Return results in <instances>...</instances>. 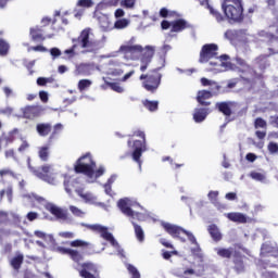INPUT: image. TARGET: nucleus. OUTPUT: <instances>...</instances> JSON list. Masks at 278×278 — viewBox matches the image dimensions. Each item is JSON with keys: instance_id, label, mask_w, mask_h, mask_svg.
<instances>
[{"instance_id": "1", "label": "nucleus", "mask_w": 278, "mask_h": 278, "mask_svg": "<svg viewBox=\"0 0 278 278\" xmlns=\"http://www.w3.org/2000/svg\"><path fill=\"white\" fill-rule=\"evenodd\" d=\"M258 36L261 38H265L266 42H269L274 47L268 48L269 53L267 55L263 54L254 60V68H258V72L247 65L244 60L240 58L236 59L238 66H235L233 70L238 73H241V79H244V81H248V84H251L252 86L253 84H257V81L262 79V73H264L265 68H268V66H270V62H268L269 55H275V53H278V51H275V49H278V37H275V35L266 30H261L258 33Z\"/></svg>"}, {"instance_id": "2", "label": "nucleus", "mask_w": 278, "mask_h": 278, "mask_svg": "<svg viewBox=\"0 0 278 278\" xmlns=\"http://www.w3.org/2000/svg\"><path fill=\"white\" fill-rule=\"evenodd\" d=\"M117 53H122L125 60H140V71L144 73L149 68V64L153 62V55H155L154 46H146L142 48L140 45H136V38L124 42L117 52H113L104 55L103 58H116ZM141 53V56H140Z\"/></svg>"}, {"instance_id": "3", "label": "nucleus", "mask_w": 278, "mask_h": 278, "mask_svg": "<svg viewBox=\"0 0 278 278\" xmlns=\"http://www.w3.org/2000/svg\"><path fill=\"white\" fill-rule=\"evenodd\" d=\"M208 62L211 67L207 71L214 73H225L227 71H236V65L229 62V55L223 54L218 56V45L206 43L202 47L200 51V64H205Z\"/></svg>"}, {"instance_id": "4", "label": "nucleus", "mask_w": 278, "mask_h": 278, "mask_svg": "<svg viewBox=\"0 0 278 278\" xmlns=\"http://www.w3.org/2000/svg\"><path fill=\"white\" fill-rule=\"evenodd\" d=\"M117 206L119 207L121 212L125 214L128 218H130V223L134 226L135 235L138 242H144V230L135 220L144 222L149 219V213L144 211V208L138 204V202L129 199L124 198L117 202Z\"/></svg>"}, {"instance_id": "5", "label": "nucleus", "mask_w": 278, "mask_h": 278, "mask_svg": "<svg viewBox=\"0 0 278 278\" xmlns=\"http://www.w3.org/2000/svg\"><path fill=\"white\" fill-rule=\"evenodd\" d=\"M73 42H76L78 49H80L79 53H91V55H97L100 49H103V47H105V42H108V37L102 36L101 39H97L94 37V31H92V28H85L80 31L78 38L73 39Z\"/></svg>"}, {"instance_id": "6", "label": "nucleus", "mask_w": 278, "mask_h": 278, "mask_svg": "<svg viewBox=\"0 0 278 278\" xmlns=\"http://www.w3.org/2000/svg\"><path fill=\"white\" fill-rule=\"evenodd\" d=\"M97 163L92 160V154L86 153L79 157L75 165L76 173H83L88 178V184H94L99 177L105 175V166L100 165L98 169Z\"/></svg>"}, {"instance_id": "7", "label": "nucleus", "mask_w": 278, "mask_h": 278, "mask_svg": "<svg viewBox=\"0 0 278 278\" xmlns=\"http://www.w3.org/2000/svg\"><path fill=\"white\" fill-rule=\"evenodd\" d=\"M222 8L226 18L233 23H242L244 18L242 0H225Z\"/></svg>"}, {"instance_id": "8", "label": "nucleus", "mask_w": 278, "mask_h": 278, "mask_svg": "<svg viewBox=\"0 0 278 278\" xmlns=\"http://www.w3.org/2000/svg\"><path fill=\"white\" fill-rule=\"evenodd\" d=\"M132 136L141 138V140H134L131 146V140H128V146L131 147L132 153L131 157L134 162L139 165V168H142V154L147 152V135L142 130H135Z\"/></svg>"}, {"instance_id": "9", "label": "nucleus", "mask_w": 278, "mask_h": 278, "mask_svg": "<svg viewBox=\"0 0 278 278\" xmlns=\"http://www.w3.org/2000/svg\"><path fill=\"white\" fill-rule=\"evenodd\" d=\"M84 227H88V229H91V231H98L100 236L113 247L114 251L116 252L119 257H125V251L121 249V245L118 244V241L114 238V235H112L110 231H108V227H104L99 224L94 225H86L83 224ZM115 252H110L109 255H114Z\"/></svg>"}, {"instance_id": "10", "label": "nucleus", "mask_w": 278, "mask_h": 278, "mask_svg": "<svg viewBox=\"0 0 278 278\" xmlns=\"http://www.w3.org/2000/svg\"><path fill=\"white\" fill-rule=\"evenodd\" d=\"M27 164L30 173L35 175V177H38V179H42V181H46L47 184H50L51 186H55L58 184V180L55 179V173H53L52 166H43L41 169H36L31 166V159H27Z\"/></svg>"}, {"instance_id": "11", "label": "nucleus", "mask_w": 278, "mask_h": 278, "mask_svg": "<svg viewBox=\"0 0 278 278\" xmlns=\"http://www.w3.org/2000/svg\"><path fill=\"white\" fill-rule=\"evenodd\" d=\"M203 273H205V266L194 263L185 265L182 268L173 269V275L179 278L202 277Z\"/></svg>"}, {"instance_id": "12", "label": "nucleus", "mask_w": 278, "mask_h": 278, "mask_svg": "<svg viewBox=\"0 0 278 278\" xmlns=\"http://www.w3.org/2000/svg\"><path fill=\"white\" fill-rule=\"evenodd\" d=\"M139 79L142 81V88L148 92H156L162 84V74H142Z\"/></svg>"}, {"instance_id": "13", "label": "nucleus", "mask_w": 278, "mask_h": 278, "mask_svg": "<svg viewBox=\"0 0 278 278\" xmlns=\"http://www.w3.org/2000/svg\"><path fill=\"white\" fill-rule=\"evenodd\" d=\"M47 208L58 218V220H62V223H73V217L66 213V211L58 207L53 204H48Z\"/></svg>"}, {"instance_id": "14", "label": "nucleus", "mask_w": 278, "mask_h": 278, "mask_svg": "<svg viewBox=\"0 0 278 278\" xmlns=\"http://www.w3.org/2000/svg\"><path fill=\"white\" fill-rule=\"evenodd\" d=\"M182 233H186L189 242L193 244V248H191L192 255H194V257H198L200 262H203V251L201 250L199 242H197V237H194V235L188 230H185Z\"/></svg>"}, {"instance_id": "15", "label": "nucleus", "mask_w": 278, "mask_h": 278, "mask_svg": "<svg viewBox=\"0 0 278 278\" xmlns=\"http://www.w3.org/2000/svg\"><path fill=\"white\" fill-rule=\"evenodd\" d=\"M83 278H99V273L97 271V265L92 263L83 264V269L79 271Z\"/></svg>"}, {"instance_id": "16", "label": "nucleus", "mask_w": 278, "mask_h": 278, "mask_svg": "<svg viewBox=\"0 0 278 278\" xmlns=\"http://www.w3.org/2000/svg\"><path fill=\"white\" fill-rule=\"evenodd\" d=\"M24 118H38V116H42L45 113V109L42 106H27L22 109Z\"/></svg>"}, {"instance_id": "17", "label": "nucleus", "mask_w": 278, "mask_h": 278, "mask_svg": "<svg viewBox=\"0 0 278 278\" xmlns=\"http://www.w3.org/2000/svg\"><path fill=\"white\" fill-rule=\"evenodd\" d=\"M92 71H94V64L92 63H80L76 65V68L74 71V75L83 77H89V75H92Z\"/></svg>"}, {"instance_id": "18", "label": "nucleus", "mask_w": 278, "mask_h": 278, "mask_svg": "<svg viewBox=\"0 0 278 278\" xmlns=\"http://www.w3.org/2000/svg\"><path fill=\"white\" fill-rule=\"evenodd\" d=\"M162 227L169 233V236H172V238H179V236L186 231V229L166 222H162Z\"/></svg>"}, {"instance_id": "19", "label": "nucleus", "mask_w": 278, "mask_h": 278, "mask_svg": "<svg viewBox=\"0 0 278 278\" xmlns=\"http://www.w3.org/2000/svg\"><path fill=\"white\" fill-rule=\"evenodd\" d=\"M261 255L263 257H275V260H278V248L270 243H264L261 248Z\"/></svg>"}, {"instance_id": "20", "label": "nucleus", "mask_w": 278, "mask_h": 278, "mask_svg": "<svg viewBox=\"0 0 278 278\" xmlns=\"http://www.w3.org/2000/svg\"><path fill=\"white\" fill-rule=\"evenodd\" d=\"M199 2L200 5H203L204 8H207L210 10V14L215 17V21H217V23H223V21H225V16H223L220 12L216 11V9L210 5V0H199Z\"/></svg>"}, {"instance_id": "21", "label": "nucleus", "mask_w": 278, "mask_h": 278, "mask_svg": "<svg viewBox=\"0 0 278 278\" xmlns=\"http://www.w3.org/2000/svg\"><path fill=\"white\" fill-rule=\"evenodd\" d=\"M79 184V180H77L76 178L73 177H65L64 180V188H65V192L67 194H73V190H75V192H77V185Z\"/></svg>"}, {"instance_id": "22", "label": "nucleus", "mask_w": 278, "mask_h": 278, "mask_svg": "<svg viewBox=\"0 0 278 278\" xmlns=\"http://www.w3.org/2000/svg\"><path fill=\"white\" fill-rule=\"evenodd\" d=\"M98 21L102 31H112V29H114V24L112 23V20H110V16L100 15Z\"/></svg>"}, {"instance_id": "23", "label": "nucleus", "mask_w": 278, "mask_h": 278, "mask_svg": "<svg viewBox=\"0 0 278 278\" xmlns=\"http://www.w3.org/2000/svg\"><path fill=\"white\" fill-rule=\"evenodd\" d=\"M201 84L204 87H210L208 92H211V94L214 97V94H218L219 90H220V85H218V83L207 79V78H201Z\"/></svg>"}, {"instance_id": "24", "label": "nucleus", "mask_w": 278, "mask_h": 278, "mask_svg": "<svg viewBox=\"0 0 278 278\" xmlns=\"http://www.w3.org/2000/svg\"><path fill=\"white\" fill-rule=\"evenodd\" d=\"M34 236L43 240L48 247H55V238H53V235H48L45 231L35 230Z\"/></svg>"}, {"instance_id": "25", "label": "nucleus", "mask_w": 278, "mask_h": 278, "mask_svg": "<svg viewBox=\"0 0 278 278\" xmlns=\"http://www.w3.org/2000/svg\"><path fill=\"white\" fill-rule=\"evenodd\" d=\"M188 27H190V24H188L186 20H177L172 22L170 31L179 33V31H184V29H188Z\"/></svg>"}, {"instance_id": "26", "label": "nucleus", "mask_w": 278, "mask_h": 278, "mask_svg": "<svg viewBox=\"0 0 278 278\" xmlns=\"http://www.w3.org/2000/svg\"><path fill=\"white\" fill-rule=\"evenodd\" d=\"M207 114H210V109H195L193 113V119L197 123H203V121L207 118Z\"/></svg>"}, {"instance_id": "27", "label": "nucleus", "mask_w": 278, "mask_h": 278, "mask_svg": "<svg viewBox=\"0 0 278 278\" xmlns=\"http://www.w3.org/2000/svg\"><path fill=\"white\" fill-rule=\"evenodd\" d=\"M78 197H80L81 200L85 201V203H90L91 205H94L97 203V198L91 192H84V190H76Z\"/></svg>"}, {"instance_id": "28", "label": "nucleus", "mask_w": 278, "mask_h": 278, "mask_svg": "<svg viewBox=\"0 0 278 278\" xmlns=\"http://www.w3.org/2000/svg\"><path fill=\"white\" fill-rule=\"evenodd\" d=\"M212 91L208 90H201L198 92V102L200 103V105H210V102L205 101L207 99H212Z\"/></svg>"}, {"instance_id": "29", "label": "nucleus", "mask_w": 278, "mask_h": 278, "mask_svg": "<svg viewBox=\"0 0 278 278\" xmlns=\"http://www.w3.org/2000/svg\"><path fill=\"white\" fill-rule=\"evenodd\" d=\"M208 233L215 242H220V240H223V233H220V229H218V226L214 224L208 226Z\"/></svg>"}, {"instance_id": "30", "label": "nucleus", "mask_w": 278, "mask_h": 278, "mask_svg": "<svg viewBox=\"0 0 278 278\" xmlns=\"http://www.w3.org/2000/svg\"><path fill=\"white\" fill-rule=\"evenodd\" d=\"M36 129H37V134L45 138L49 134H51V124L49 123L37 124Z\"/></svg>"}, {"instance_id": "31", "label": "nucleus", "mask_w": 278, "mask_h": 278, "mask_svg": "<svg viewBox=\"0 0 278 278\" xmlns=\"http://www.w3.org/2000/svg\"><path fill=\"white\" fill-rule=\"evenodd\" d=\"M226 216L232 223H247V215L242 213H228Z\"/></svg>"}, {"instance_id": "32", "label": "nucleus", "mask_w": 278, "mask_h": 278, "mask_svg": "<svg viewBox=\"0 0 278 278\" xmlns=\"http://www.w3.org/2000/svg\"><path fill=\"white\" fill-rule=\"evenodd\" d=\"M23 260L24 256L23 254H16L11 261H10V265L12 266V268H14V270H20L21 266L23 265Z\"/></svg>"}, {"instance_id": "33", "label": "nucleus", "mask_w": 278, "mask_h": 278, "mask_svg": "<svg viewBox=\"0 0 278 278\" xmlns=\"http://www.w3.org/2000/svg\"><path fill=\"white\" fill-rule=\"evenodd\" d=\"M215 252L219 257L229 258L233 255V248H215Z\"/></svg>"}, {"instance_id": "34", "label": "nucleus", "mask_w": 278, "mask_h": 278, "mask_svg": "<svg viewBox=\"0 0 278 278\" xmlns=\"http://www.w3.org/2000/svg\"><path fill=\"white\" fill-rule=\"evenodd\" d=\"M131 21L128 18H119L113 24V29H127L129 27Z\"/></svg>"}, {"instance_id": "35", "label": "nucleus", "mask_w": 278, "mask_h": 278, "mask_svg": "<svg viewBox=\"0 0 278 278\" xmlns=\"http://www.w3.org/2000/svg\"><path fill=\"white\" fill-rule=\"evenodd\" d=\"M103 79L106 86H109L114 92H118V94H123V92H125V87L121 86V83H111L105 80V78Z\"/></svg>"}, {"instance_id": "36", "label": "nucleus", "mask_w": 278, "mask_h": 278, "mask_svg": "<svg viewBox=\"0 0 278 278\" xmlns=\"http://www.w3.org/2000/svg\"><path fill=\"white\" fill-rule=\"evenodd\" d=\"M30 36L35 42L45 40V37L42 36V29L38 27L30 28Z\"/></svg>"}, {"instance_id": "37", "label": "nucleus", "mask_w": 278, "mask_h": 278, "mask_svg": "<svg viewBox=\"0 0 278 278\" xmlns=\"http://www.w3.org/2000/svg\"><path fill=\"white\" fill-rule=\"evenodd\" d=\"M78 49L79 46H77V42H74L72 48L64 51V55H67L68 60H72V58H75V55L79 54V51H77Z\"/></svg>"}, {"instance_id": "38", "label": "nucleus", "mask_w": 278, "mask_h": 278, "mask_svg": "<svg viewBox=\"0 0 278 278\" xmlns=\"http://www.w3.org/2000/svg\"><path fill=\"white\" fill-rule=\"evenodd\" d=\"M216 108L224 114L225 116H231V109L227 102H220L216 104Z\"/></svg>"}, {"instance_id": "39", "label": "nucleus", "mask_w": 278, "mask_h": 278, "mask_svg": "<svg viewBox=\"0 0 278 278\" xmlns=\"http://www.w3.org/2000/svg\"><path fill=\"white\" fill-rule=\"evenodd\" d=\"M250 177L254 181H261V184H266V174L262 172H251Z\"/></svg>"}, {"instance_id": "40", "label": "nucleus", "mask_w": 278, "mask_h": 278, "mask_svg": "<svg viewBox=\"0 0 278 278\" xmlns=\"http://www.w3.org/2000/svg\"><path fill=\"white\" fill-rule=\"evenodd\" d=\"M142 103H143V106L147 110H149V112H156L157 105H160V102L151 101V100H143Z\"/></svg>"}, {"instance_id": "41", "label": "nucleus", "mask_w": 278, "mask_h": 278, "mask_svg": "<svg viewBox=\"0 0 278 278\" xmlns=\"http://www.w3.org/2000/svg\"><path fill=\"white\" fill-rule=\"evenodd\" d=\"M49 146H43L39 148L38 155L42 162H47V160H49Z\"/></svg>"}, {"instance_id": "42", "label": "nucleus", "mask_w": 278, "mask_h": 278, "mask_svg": "<svg viewBox=\"0 0 278 278\" xmlns=\"http://www.w3.org/2000/svg\"><path fill=\"white\" fill-rule=\"evenodd\" d=\"M118 3H121V0H103L102 2H100L98 4L97 9L103 10V8H105V5L116 8V5H118Z\"/></svg>"}, {"instance_id": "43", "label": "nucleus", "mask_w": 278, "mask_h": 278, "mask_svg": "<svg viewBox=\"0 0 278 278\" xmlns=\"http://www.w3.org/2000/svg\"><path fill=\"white\" fill-rule=\"evenodd\" d=\"M92 86V80L90 79H80L78 81V90L84 92V90L90 88Z\"/></svg>"}, {"instance_id": "44", "label": "nucleus", "mask_w": 278, "mask_h": 278, "mask_svg": "<svg viewBox=\"0 0 278 278\" xmlns=\"http://www.w3.org/2000/svg\"><path fill=\"white\" fill-rule=\"evenodd\" d=\"M70 212L73 214V216H77L78 218H84V216H86V212L74 205L70 206Z\"/></svg>"}, {"instance_id": "45", "label": "nucleus", "mask_w": 278, "mask_h": 278, "mask_svg": "<svg viewBox=\"0 0 278 278\" xmlns=\"http://www.w3.org/2000/svg\"><path fill=\"white\" fill-rule=\"evenodd\" d=\"M119 5L126 10H134L136 8V0H122Z\"/></svg>"}, {"instance_id": "46", "label": "nucleus", "mask_w": 278, "mask_h": 278, "mask_svg": "<svg viewBox=\"0 0 278 278\" xmlns=\"http://www.w3.org/2000/svg\"><path fill=\"white\" fill-rule=\"evenodd\" d=\"M4 194H7L9 203H12V187L9 185L7 189L0 190V199H3Z\"/></svg>"}, {"instance_id": "47", "label": "nucleus", "mask_w": 278, "mask_h": 278, "mask_svg": "<svg viewBox=\"0 0 278 278\" xmlns=\"http://www.w3.org/2000/svg\"><path fill=\"white\" fill-rule=\"evenodd\" d=\"M8 51H10V43L3 39H0V55H8Z\"/></svg>"}, {"instance_id": "48", "label": "nucleus", "mask_w": 278, "mask_h": 278, "mask_svg": "<svg viewBox=\"0 0 278 278\" xmlns=\"http://www.w3.org/2000/svg\"><path fill=\"white\" fill-rule=\"evenodd\" d=\"M16 134H18V129L14 128L8 135L3 136V140H5L7 143L14 142V138H15Z\"/></svg>"}, {"instance_id": "49", "label": "nucleus", "mask_w": 278, "mask_h": 278, "mask_svg": "<svg viewBox=\"0 0 278 278\" xmlns=\"http://www.w3.org/2000/svg\"><path fill=\"white\" fill-rule=\"evenodd\" d=\"M123 66H127V64H122L121 67H115L110 70V75H112L113 77H121V75H123V73H125V70H123Z\"/></svg>"}, {"instance_id": "50", "label": "nucleus", "mask_w": 278, "mask_h": 278, "mask_svg": "<svg viewBox=\"0 0 278 278\" xmlns=\"http://www.w3.org/2000/svg\"><path fill=\"white\" fill-rule=\"evenodd\" d=\"M77 8H92L94 5V1L92 0H78L76 3Z\"/></svg>"}, {"instance_id": "51", "label": "nucleus", "mask_w": 278, "mask_h": 278, "mask_svg": "<svg viewBox=\"0 0 278 278\" xmlns=\"http://www.w3.org/2000/svg\"><path fill=\"white\" fill-rule=\"evenodd\" d=\"M64 129V126L62 124H56L54 126V130L52 131V134L50 135L49 140H55V137L58 136V134H60L62 130Z\"/></svg>"}, {"instance_id": "52", "label": "nucleus", "mask_w": 278, "mask_h": 278, "mask_svg": "<svg viewBox=\"0 0 278 278\" xmlns=\"http://www.w3.org/2000/svg\"><path fill=\"white\" fill-rule=\"evenodd\" d=\"M255 129H266L267 124L262 117H257L254 122Z\"/></svg>"}, {"instance_id": "53", "label": "nucleus", "mask_w": 278, "mask_h": 278, "mask_svg": "<svg viewBox=\"0 0 278 278\" xmlns=\"http://www.w3.org/2000/svg\"><path fill=\"white\" fill-rule=\"evenodd\" d=\"M166 66V55H161L159 58V66L153 70V73H157L159 71H162Z\"/></svg>"}, {"instance_id": "54", "label": "nucleus", "mask_w": 278, "mask_h": 278, "mask_svg": "<svg viewBox=\"0 0 278 278\" xmlns=\"http://www.w3.org/2000/svg\"><path fill=\"white\" fill-rule=\"evenodd\" d=\"M68 255L74 262H81V254H79L76 250H71Z\"/></svg>"}, {"instance_id": "55", "label": "nucleus", "mask_w": 278, "mask_h": 278, "mask_svg": "<svg viewBox=\"0 0 278 278\" xmlns=\"http://www.w3.org/2000/svg\"><path fill=\"white\" fill-rule=\"evenodd\" d=\"M28 149H29V141H27V139L24 138L22 144L18 148V152L20 153H23V152L25 153V151H27Z\"/></svg>"}, {"instance_id": "56", "label": "nucleus", "mask_w": 278, "mask_h": 278, "mask_svg": "<svg viewBox=\"0 0 278 278\" xmlns=\"http://www.w3.org/2000/svg\"><path fill=\"white\" fill-rule=\"evenodd\" d=\"M71 247L77 248V247H88V242L84 240H74L71 242Z\"/></svg>"}, {"instance_id": "57", "label": "nucleus", "mask_w": 278, "mask_h": 278, "mask_svg": "<svg viewBox=\"0 0 278 278\" xmlns=\"http://www.w3.org/2000/svg\"><path fill=\"white\" fill-rule=\"evenodd\" d=\"M267 149L271 154L278 153V144L275 142H269V144L267 146Z\"/></svg>"}, {"instance_id": "58", "label": "nucleus", "mask_w": 278, "mask_h": 278, "mask_svg": "<svg viewBox=\"0 0 278 278\" xmlns=\"http://www.w3.org/2000/svg\"><path fill=\"white\" fill-rule=\"evenodd\" d=\"M235 270H237V273H242L244 270V264L242 261L235 262Z\"/></svg>"}, {"instance_id": "59", "label": "nucleus", "mask_w": 278, "mask_h": 278, "mask_svg": "<svg viewBox=\"0 0 278 278\" xmlns=\"http://www.w3.org/2000/svg\"><path fill=\"white\" fill-rule=\"evenodd\" d=\"M207 198L212 203H215L216 199H218V191H210Z\"/></svg>"}, {"instance_id": "60", "label": "nucleus", "mask_w": 278, "mask_h": 278, "mask_svg": "<svg viewBox=\"0 0 278 278\" xmlns=\"http://www.w3.org/2000/svg\"><path fill=\"white\" fill-rule=\"evenodd\" d=\"M50 54L52 55L53 60H55V58H60V55H62V51L59 48H52L50 50Z\"/></svg>"}, {"instance_id": "61", "label": "nucleus", "mask_w": 278, "mask_h": 278, "mask_svg": "<svg viewBox=\"0 0 278 278\" xmlns=\"http://www.w3.org/2000/svg\"><path fill=\"white\" fill-rule=\"evenodd\" d=\"M28 51H39L41 53H47V48L43 46H36L28 48Z\"/></svg>"}, {"instance_id": "62", "label": "nucleus", "mask_w": 278, "mask_h": 278, "mask_svg": "<svg viewBox=\"0 0 278 278\" xmlns=\"http://www.w3.org/2000/svg\"><path fill=\"white\" fill-rule=\"evenodd\" d=\"M225 38H227L228 40H233V38H236V30H226Z\"/></svg>"}, {"instance_id": "63", "label": "nucleus", "mask_w": 278, "mask_h": 278, "mask_svg": "<svg viewBox=\"0 0 278 278\" xmlns=\"http://www.w3.org/2000/svg\"><path fill=\"white\" fill-rule=\"evenodd\" d=\"M59 236L61 238H75V233L71 232V231H62L59 232Z\"/></svg>"}, {"instance_id": "64", "label": "nucleus", "mask_w": 278, "mask_h": 278, "mask_svg": "<svg viewBox=\"0 0 278 278\" xmlns=\"http://www.w3.org/2000/svg\"><path fill=\"white\" fill-rule=\"evenodd\" d=\"M84 12H86L84 9H76L74 11L75 18H81V16H84Z\"/></svg>"}]
</instances>
